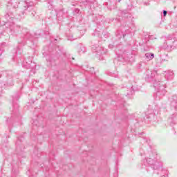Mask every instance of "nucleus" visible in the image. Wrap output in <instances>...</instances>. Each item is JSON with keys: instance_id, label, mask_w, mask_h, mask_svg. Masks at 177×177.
Here are the masks:
<instances>
[{"instance_id": "8", "label": "nucleus", "mask_w": 177, "mask_h": 177, "mask_svg": "<svg viewBox=\"0 0 177 177\" xmlns=\"http://www.w3.org/2000/svg\"><path fill=\"white\" fill-rule=\"evenodd\" d=\"M170 102H171V106L172 107H174V109L176 110V109H177V96L173 95L170 98Z\"/></svg>"}, {"instance_id": "26", "label": "nucleus", "mask_w": 177, "mask_h": 177, "mask_svg": "<svg viewBox=\"0 0 177 177\" xmlns=\"http://www.w3.org/2000/svg\"><path fill=\"white\" fill-rule=\"evenodd\" d=\"M20 142H21V140H20V138H18V140L17 141L16 145H19Z\"/></svg>"}, {"instance_id": "21", "label": "nucleus", "mask_w": 177, "mask_h": 177, "mask_svg": "<svg viewBox=\"0 0 177 177\" xmlns=\"http://www.w3.org/2000/svg\"><path fill=\"white\" fill-rule=\"evenodd\" d=\"M5 17H6V19H9V17H10V19H8V21H10V20H13L12 13H10V14L7 13V15Z\"/></svg>"}, {"instance_id": "9", "label": "nucleus", "mask_w": 177, "mask_h": 177, "mask_svg": "<svg viewBox=\"0 0 177 177\" xmlns=\"http://www.w3.org/2000/svg\"><path fill=\"white\" fill-rule=\"evenodd\" d=\"M165 77L167 81H169L174 78V72L171 71H167L165 72Z\"/></svg>"}, {"instance_id": "10", "label": "nucleus", "mask_w": 177, "mask_h": 177, "mask_svg": "<svg viewBox=\"0 0 177 177\" xmlns=\"http://www.w3.org/2000/svg\"><path fill=\"white\" fill-rule=\"evenodd\" d=\"M47 66H48V67L56 66V60L53 58L47 59Z\"/></svg>"}, {"instance_id": "2", "label": "nucleus", "mask_w": 177, "mask_h": 177, "mask_svg": "<svg viewBox=\"0 0 177 177\" xmlns=\"http://www.w3.org/2000/svg\"><path fill=\"white\" fill-rule=\"evenodd\" d=\"M153 87L155 88L156 93L154 94L153 97L156 100H160L162 97L165 96V93H167V90H165V84L164 82H161L155 79L153 82Z\"/></svg>"}, {"instance_id": "13", "label": "nucleus", "mask_w": 177, "mask_h": 177, "mask_svg": "<svg viewBox=\"0 0 177 177\" xmlns=\"http://www.w3.org/2000/svg\"><path fill=\"white\" fill-rule=\"evenodd\" d=\"M150 73H151L150 74L147 75L148 80H150V78H154V77H156V78H158V75H157V71H153Z\"/></svg>"}, {"instance_id": "31", "label": "nucleus", "mask_w": 177, "mask_h": 177, "mask_svg": "<svg viewBox=\"0 0 177 177\" xmlns=\"http://www.w3.org/2000/svg\"><path fill=\"white\" fill-rule=\"evenodd\" d=\"M147 74H149V71H147Z\"/></svg>"}, {"instance_id": "30", "label": "nucleus", "mask_w": 177, "mask_h": 177, "mask_svg": "<svg viewBox=\"0 0 177 177\" xmlns=\"http://www.w3.org/2000/svg\"><path fill=\"white\" fill-rule=\"evenodd\" d=\"M121 1V0H118V2H120Z\"/></svg>"}, {"instance_id": "27", "label": "nucleus", "mask_w": 177, "mask_h": 177, "mask_svg": "<svg viewBox=\"0 0 177 177\" xmlns=\"http://www.w3.org/2000/svg\"><path fill=\"white\" fill-rule=\"evenodd\" d=\"M131 57H132V54H130V55L127 57V60H129V59H131Z\"/></svg>"}, {"instance_id": "12", "label": "nucleus", "mask_w": 177, "mask_h": 177, "mask_svg": "<svg viewBox=\"0 0 177 177\" xmlns=\"http://www.w3.org/2000/svg\"><path fill=\"white\" fill-rule=\"evenodd\" d=\"M81 6H86V5H91V3H93L95 0H81Z\"/></svg>"}, {"instance_id": "6", "label": "nucleus", "mask_w": 177, "mask_h": 177, "mask_svg": "<svg viewBox=\"0 0 177 177\" xmlns=\"http://www.w3.org/2000/svg\"><path fill=\"white\" fill-rule=\"evenodd\" d=\"M92 48L99 55H106V53H107L106 49H104V48L101 47L100 46H99L97 44H95V43H93Z\"/></svg>"}, {"instance_id": "18", "label": "nucleus", "mask_w": 177, "mask_h": 177, "mask_svg": "<svg viewBox=\"0 0 177 177\" xmlns=\"http://www.w3.org/2000/svg\"><path fill=\"white\" fill-rule=\"evenodd\" d=\"M86 52V48H85V46H80L79 48V53H80V55H82V53H85Z\"/></svg>"}, {"instance_id": "7", "label": "nucleus", "mask_w": 177, "mask_h": 177, "mask_svg": "<svg viewBox=\"0 0 177 177\" xmlns=\"http://www.w3.org/2000/svg\"><path fill=\"white\" fill-rule=\"evenodd\" d=\"M32 63V57H30L29 58L25 59L23 63V66L25 68H31V64Z\"/></svg>"}, {"instance_id": "33", "label": "nucleus", "mask_w": 177, "mask_h": 177, "mask_svg": "<svg viewBox=\"0 0 177 177\" xmlns=\"http://www.w3.org/2000/svg\"><path fill=\"white\" fill-rule=\"evenodd\" d=\"M29 177H32V176H29Z\"/></svg>"}, {"instance_id": "32", "label": "nucleus", "mask_w": 177, "mask_h": 177, "mask_svg": "<svg viewBox=\"0 0 177 177\" xmlns=\"http://www.w3.org/2000/svg\"><path fill=\"white\" fill-rule=\"evenodd\" d=\"M13 102H15V99H13Z\"/></svg>"}, {"instance_id": "3", "label": "nucleus", "mask_w": 177, "mask_h": 177, "mask_svg": "<svg viewBox=\"0 0 177 177\" xmlns=\"http://www.w3.org/2000/svg\"><path fill=\"white\" fill-rule=\"evenodd\" d=\"M177 46V39L176 37L172 35L169 36L166 38L165 41L162 44V49L165 50H172V49H175Z\"/></svg>"}, {"instance_id": "16", "label": "nucleus", "mask_w": 177, "mask_h": 177, "mask_svg": "<svg viewBox=\"0 0 177 177\" xmlns=\"http://www.w3.org/2000/svg\"><path fill=\"white\" fill-rule=\"evenodd\" d=\"M145 57L147 60H153V59H154V54L151 53H147L145 54Z\"/></svg>"}, {"instance_id": "28", "label": "nucleus", "mask_w": 177, "mask_h": 177, "mask_svg": "<svg viewBox=\"0 0 177 177\" xmlns=\"http://www.w3.org/2000/svg\"><path fill=\"white\" fill-rule=\"evenodd\" d=\"M149 39H154V37H153V36H150Z\"/></svg>"}, {"instance_id": "11", "label": "nucleus", "mask_w": 177, "mask_h": 177, "mask_svg": "<svg viewBox=\"0 0 177 177\" xmlns=\"http://www.w3.org/2000/svg\"><path fill=\"white\" fill-rule=\"evenodd\" d=\"M22 32L24 35V38H25V39H31V34L28 32V30H27V29H23Z\"/></svg>"}, {"instance_id": "4", "label": "nucleus", "mask_w": 177, "mask_h": 177, "mask_svg": "<svg viewBox=\"0 0 177 177\" xmlns=\"http://www.w3.org/2000/svg\"><path fill=\"white\" fill-rule=\"evenodd\" d=\"M34 6V3L32 1L24 2V6L22 8V15H28L30 12L32 10V7Z\"/></svg>"}, {"instance_id": "15", "label": "nucleus", "mask_w": 177, "mask_h": 177, "mask_svg": "<svg viewBox=\"0 0 177 177\" xmlns=\"http://www.w3.org/2000/svg\"><path fill=\"white\" fill-rule=\"evenodd\" d=\"M147 120H149V121H156V115L154 113H150L146 117Z\"/></svg>"}, {"instance_id": "24", "label": "nucleus", "mask_w": 177, "mask_h": 177, "mask_svg": "<svg viewBox=\"0 0 177 177\" xmlns=\"http://www.w3.org/2000/svg\"><path fill=\"white\" fill-rule=\"evenodd\" d=\"M167 13H168V12H167V10H163V16H164V17H165V16H167Z\"/></svg>"}, {"instance_id": "20", "label": "nucleus", "mask_w": 177, "mask_h": 177, "mask_svg": "<svg viewBox=\"0 0 177 177\" xmlns=\"http://www.w3.org/2000/svg\"><path fill=\"white\" fill-rule=\"evenodd\" d=\"M64 15V12H63V10H60L59 12H57V17H62Z\"/></svg>"}, {"instance_id": "23", "label": "nucleus", "mask_w": 177, "mask_h": 177, "mask_svg": "<svg viewBox=\"0 0 177 177\" xmlns=\"http://www.w3.org/2000/svg\"><path fill=\"white\" fill-rule=\"evenodd\" d=\"M142 142H143V143H147L149 145V142H150V140H147L146 138H144L142 140Z\"/></svg>"}, {"instance_id": "25", "label": "nucleus", "mask_w": 177, "mask_h": 177, "mask_svg": "<svg viewBox=\"0 0 177 177\" xmlns=\"http://www.w3.org/2000/svg\"><path fill=\"white\" fill-rule=\"evenodd\" d=\"M113 48H114V45H113V44H109V49H113Z\"/></svg>"}, {"instance_id": "14", "label": "nucleus", "mask_w": 177, "mask_h": 177, "mask_svg": "<svg viewBox=\"0 0 177 177\" xmlns=\"http://www.w3.org/2000/svg\"><path fill=\"white\" fill-rule=\"evenodd\" d=\"M160 57L162 62H168V60H169V57H168V54H160Z\"/></svg>"}, {"instance_id": "1", "label": "nucleus", "mask_w": 177, "mask_h": 177, "mask_svg": "<svg viewBox=\"0 0 177 177\" xmlns=\"http://www.w3.org/2000/svg\"><path fill=\"white\" fill-rule=\"evenodd\" d=\"M141 168L147 169V167H151L153 169H162V165L157 162V153L150 151L149 153V157L144 159L141 162Z\"/></svg>"}, {"instance_id": "19", "label": "nucleus", "mask_w": 177, "mask_h": 177, "mask_svg": "<svg viewBox=\"0 0 177 177\" xmlns=\"http://www.w3.org/2000/svg\"><path fill=\"white\" fill-rule=\"evenodd\" d=\"M11 5H12V6L15 9H17V8L19 7V5H18L17 2L15 1V0H12V1H11Z\"/></svg>"}, {"instance_id": "22", "label": "nucleus", "mask_w": 177, "mask_h": 177, "mask_svg": "<svg viewBox=\"0 0 177 177\" xmlns=\"http://www.w3.org/2000/svg\"><path fill=\"white\" fill-rule=\"evenodd\" d=\"M75 39L76 38H74L73 37V35H71L68 36V37H67L68 41H74V39Z\"/></svg>"}, {"instance_id": "5", "label": "nucleus", "mask_w": 177, "mask_h": 177, "mask_svg": "<svg viewBox=\"0 0 177 177\" xmlns=\"http://www.w3.org/2000/svg\"><path fill=\"white\" fill-rule=\"evenodd\" d=\"M6 26H9L10 32L12 35L16 32H19L20 26L15 25L14 22H7Z\"/></svg>"}, {"instance_id": "17", "label": "nucleus", "mask_w": 177, "mask_h": 177, "mask_svg": "<svg viewBox=\"0 0 177 177\" xmlns=\"http://www.w3.org/2000/svg\"><path fill=\"white\" fill-rule=\"evenodd\" d=\"M133 93H135V90H133V87H131V88H127V96H131V95H132Z\"/></svg>"}, {"instance_id": "29", "label": "nucleus", "mask_w": 177, "mask_h": 177, "mask_svg": "<svg viewBox=\"0 0 177 177\" xmlns=\"http://www.w3.org/2000/svg\"><path fill=\"white\" fill-rule=\"evenodd\" d=\"M162 177H168V176H164V175H163V176H162Z\"/></svg>"}]
</instances>
